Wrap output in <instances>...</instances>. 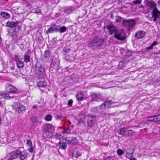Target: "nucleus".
<instances>
[{
  "instance_id": "f257e3e1",
  "label": "nucleus",
  "mask_w": 160,
  "mask_h": 160,
  "mask_svg": "<svg viewBox=\"0 0 160 160\" xmlns=\"http://www.w3.org/2000/svg\"><path fill=\"white\" fill-rule=\"evenodd\" d=\"M146 5L150 8H153L152 15L154 19L153 21L155 22L157 18L160 16V11H159L156 7V4L152 0H148L146 2Z\"/></svg>"
},
{
  "instance_id": "f03ea898",
  "label": "nucleus",
  "mask_w": 160,
  "mask_h": 160,
  "mask_svg": "<svg viewBox=\"0 0 160 160\" xmlns=\"http://www.w3.org/2000/svg\"><path fill=\"white\" fill-rule=\"evenodd\" d=\"M112 102L111 101H107L105 102L104 103L102 104L100 106L98 107V108L97 107H94L92 108V110L93 112H99L100 111V110H103V109L108 108L109 107H112V106H110L111 105Z\"/></svg>"
},
{
  "instance_id": "7ed1b4c3",
  "label": "nucleus",
  "mask_w": 160,
  "mask_h": 160,
  "mask_svg": "<svg viewBox=\"0 0 160 160\" xmlns=\"http://www.w3.org/2000/svg\"><path fill=\"white\" fill-rule=\"evenodd\" d=\"M115 38L117 39L122 41L126 38L125 33L122 29H118L114 35Z\"/></svg>"
},
{
  "instance_id": "20e7f679",
  "label": "nucleus",
  "mask_w": 160,
  "mask_h": 160,
  "mask_svg": "<svg viewBox=\"0 0 160 160\" xmlns=\"http://www.w3.org/2000/svg\"><path fill=\"white\" fill-rule=\"evenodd\" d=\"M103 40L102 39H98V38H96L92 40L88 44L89 47H93L95 46H100L103 42Z\"/></svg>"
},
{
  "instance_id": "39448f33",
  "label": "nucleus",
  "mask_w": 160,
  "mask_h": 160,
  "mask_svg": "<svg viewBox=\"0 0 160 160\" xmlns=\"http://www.w3.org/2000/svg\"><path fill=\"white\" fill-rule=\"evenodd\" d=\"M13 107L16 109L19 113H20L26 109L25 106L18 102H15L13 105Z\"/></svg>"
},
{
  "instance_id": "423d86ee",
  "label": "nucleus",
  "mask_w": 160,
  "mask_h": 160,
  "mask_svg": "<svg viewBox=\"0 0 160 160\" xmlns=\"http://www.w3.org/2000/svg\"><path fill=\"white\" fill-rule=\"evenodd\" d=\"M36 73L37 77L39 78H43L45 76V70L42 67H40L39 68L36 70Z\"/></svg>"
},
{
  "instance_id": "0eeeda50",
  "label": "nucleus",
  "mask_w": 160,
  "mask_h": 160,
  "mask_svg": "<svg viewBox=\"0 0 160 160\" xmlns=\"http://www.w3.org/2000/svg\"><path fill=\"white\" fill-rule=\"evenodd\" d=\"M135 22V21L134 19L126 20L123 22V24L126 27L131 28L134 25Z\"/></svg>"
},
{
  "instance_id": "6e6552de",
  "label": "nucleus",
  "mask_w": 160,
  "mask_h": 160,
  "mask_svg": "<svg viewBox=\"0 0 160 160\" xmlns=\"http://www.w3.org/2000/svg\"><path fill=\"white\" fill-rule=\"evenodd\" d=\"M107 28L109 30V33L111 35L113 34H115L116 32L118 31L116 27L112 24H110L108 25Z\"/></svg>"
},
{
  "instance_id": "1a4fd4ad",
  "label": "nucleus",
  "mask_w": 160,
  "mask_h": 160,
  "mask_svg": "<svg viewBox=\"0 0 160 160\" xmlns=\"http://www.w3.org/2000/svg\"><path fill=\"white\" fill-rule=\"evenodd\" d=\"M7 90L10 93H15L17 91V89L14 87L10 85H7L6 86Z\"/></svg>"
},
{
  "instance_id": "9d476101",
  "label": "nucleus",
  "mask_w": 160,
  "mask_h": 160,
  "mask_svg": "<svg viewBox=\"0 0 160 160\" xmlns=\"http://www.w3.org/2000/svg\"><path fill=\"white\" fill-rule=\"evenodd\" d=\"M59 31L58 26L54 25L49 28L47 31V33H51L53 32Z\"/></svg>"
},
{
  "instance_id": "9b49d317",
  "label": "nucleus",
  "mask_w": 160,
  "mask_h": 160,
  "mask_svg": "<svg viewBox=\"0 0 160 160\" xmlns=\"http://www.w3.org/2000/svg\"><path fill=\"white\" fill-rule=\"evenodd\" d=\"M145 35V32L140 30L137 32L135 34V37L138 38H143Z\"/></svg>"
},
{
  "instance_id": "f8f14e48",
  "label": "nucleus",
  "mask_w": 160,
  "mask_h": 160,
  "mask_svg": "<svg viewBox=\"0 0 160 160\" xmlns=\"http://www.w3.org/2000/svg\"><path fill=\"white\" fill-rule=\"evenodd\" d=\"M43 136L45 138H50L52 136V133L51 131H48L47 130H44V132Z\"/></svg>"
},
{
  "instance_id": "ddd939ff",
  "label": "nucleus",
  "mask_w": 160,
  "mask_h": 160,
  "mask_svg": "<svg viewBox=\"0 0 160 160\" xmlns=\"http://www.w3.org/2000/svg\"><path fill=\"white\" fill-rule=\"evenodd\" d=\"M17 22H8L6 23L7 26L10 28L15 27L18 24Z\"/></svg>"
},
{
  "instance_id": "4468645a",
  "label": "nucleus",
  "mask_w": 160,
  "mask_h": 160,
  "mask_svg": "<svg viewBox=\"0 0 160 160\" xmlns=\"http://www.w3.org/2000/svg\"><path fill=\"white\" fill-rule=\"evenodd\" d=\"M10 97L9 95L3 92H0V98H4L5 99H8Z\"/></svg>"
},
{
  "instance_id": "2eb2a0df",
  "label": "nucleus",
  "mask_w": 160,
  "mask_h": 160,
  "mask_svg": "<svg viewBox=\"0 0 160 160\" xmlns=\"http://www.w3.org/2000/svg\"><path fill=\"white\" fill-rule=\"evenodd\" d=\"M82 154L81 152L79 150L77 149L73 151L72 155L73 157L78 158V157L81 156Z\"/></svg>"
},
{
  "instance_id": "dca6fc26",
  "label": "nucleus",
  "mask_w": 160,
  "mask_h": 160,
  "mask_svg": "<svg viewBox=\"0 0 160 160\" xmlns=\"http://www.w3.org/2000/svg\"><path fill=\"white\" fill-rule=\"evenodd\" d=\"M37 85L40 87H46L47 86V83L45 81L40 82L37 83Z\"/></svg>"
},
{
  "instance_id": "f3484780",
  "label": "nucleus",
  "mask_w": 160,
  "mask_h": 160,
  "mask_svg": "<svg viewBox=\"0 0 160 160\" xmlns=\"http://www.w3.org/2000/svg\"><path fill=\"white\" fill-rule=\"evenodd\" d=\"M54 127L51 124H46L44 130H47L48 131H51L52 130Z\"/></svg>"
},
{
  "instance_id": "a211bd4d",
  "label": "nucleus",
  "mask_w": 160,
  "mask_h": 160,
  "mask_svg": "<svg viewBox=\"0 0 160 160\" xmlns=\"http://www.w3.org/2000/svg\"><path fill=\"white\" fill-rule=\"evenodd\" d=\"M84 95L82 92H78L77 95V98L78 100H81L83 98Z\"/></svg>"
},
{
  "instance_id": "6ab92c4d",
  "label": "nucleus",
  "mask_w": 160,
  "mask_h": 160,
  "mask_svg": "<svg viewBox=\"0 0 160 160\" xmlns=\"http://www.w3.org/2000/svg\"><path fill=\"white\" fill-rule=\"evenodd\" d=\"M24 61L25 62L27 63L30 61V56L27 55H25L24 56Z\"/></svg>"
},
{
  "instance_id": "aec40b11",
  "label": "nucleus",
  "mask_w": 160,
  "mask_h": 160,
  "mask_svg": "<svg viewBox=\"0 0 160 160\" xmlns=\"http://www.w3.org/2000/svg\"><path fill=\"white\" fill-rule=\"evenodd\" d=\"M16 64L18 67L19 68L23 67L24 65V62L21 60L16 62Z\"/></svg>"
},
{
  "instance_id": "412c9836",
  "label": "nucleus",
  "mask_w": 160,
  "mask_h": 160,
  "mask_svg": "<svg viewBox=\"0 0 160 160\" xmlns=\"http://www.w3.org/2000/svg\"><path fill=\"white\" fill-rule=\"evenodd\" d=\"M1 16L4 18H5L7 19L9 18H10V15L6 12H2L1 13Z\"/></svg>"
},
{
  "instance_id": "4be33fe9",
  "label": "nucleus",
  "mask_w": 160,
  "mask_h": 160,
  "mask_svg": "<svg viewBox=\"0 0 160 160\" xmlns=\"http://www.w3.org/2000/svg\"><path fill=\"white\" fill-rule=\"evenodd\" d=\"M63 134L64 133L63 132L58 133L55 135V138L57 139H61L63 136Z\"/></svg>"
},
{
  "instance_id": "5701e85b",
  "label": "nucleus",
  "mask_w": 160,
  "mask_h": 160,
  "mask_svg": "<svg viewBox=\"0 0 160 160\" xmlns=\"http://www.w3.org/2000/svg\"><path fill=\"white\" fill-rule=\"evenodd\" d=\"M98 95L97 94L93 93L91 95V97L93 100H96L98 98Z\"/></svg>"
},
{
  "instance_id": "b1692460",
  "label": "nucleus",
  "mask_w": 160,
  "mask_h": 160,
  "mask_svg": "<svg viewBox=\"0 0 160 160\" xmlns=\"http://www.w3.org/2000/svg\"><path fill=\"white\" fill-rule=\"evenodd\" d=\"M58 144L60 145L59 148H61L63 149H66V143L59 142Z\"/></svg>"
},
{
  "instance_id": "393cba45",
  "label": "nucleus",
  "mask_w": 160,
  "mask_h": 160,
  "mask_svg": "<svg viewBox=\"0 0 160 160\" xmlns=\"http://www.w3.org/2000/svg\"><path fill=\"white\" fill-rule=\"evenodd\" d=\"M59 31L61 33H63L66 32L67 28L65 26H62L60 28L59 26H58Z\"/></svg>"
},
{
  "instance_id": "a878e982",
  "label": "nucleus",
  "mask_w": 160,
  "mask_h": 160,
  "mask_svg": "<svg viewBox=\"0 0 160 160\" xmlns=\"http://www.w3.org/2000/svg\"><path fill=\"white\" fill-rule=\"evenodd\" d=\"M126 128H122L119 131L118 133L120 135H123L126 132Z\"/></svg>"
},
{
  "instance_id": "bb28decb",
  "label": "nucleus",
  "mask_w": 160,
  "mask_h": 160,
  "mask_svg": "<svg viewBox=\"0 0 160 160\" xmlns=\"http://www.w3.org/2000/svg\"><path fill=\"white\" fill-rule=\"evenodd\" d=\"M19 158L21 160H24L27 157V155L26 153H22L20 154Z\"/></svg>"
},
{
  "instance_id": "cd10ccee",
  "label": "nucleus",
  "mask_w": 160,
  "mask_h": 160,
  "mask_svg": "<svg viewBox=\"0 0 160 160\" xmlns=\"http://www.w3.org/2000/svg\"><path fill=\"white\" fill-rule=\"evenodd\" d=\"M95 123V121L94 120H90L88 122V125L90 127H92Z\"/></svg>"
},
{
  "instance_id": "c85d7f7f",
  "label": "nucleus",
  "mask_w": 160,
  "mask_h": 160,
  "mask_svg": "<svg viewBox=\"0 0 160 160\" xmlns=\"http://www.w3.org/2000/svg\"><path fill=\"white\" fill-rule=\"evenodd\" d=\"M52 119V116L50 114H48L45 117V119L47 121H50Z\"/></svg>"
},
{
  "instance_id": "c756f323",
  "label": "nucleus",
  "mask_w": 160,
  "mask_h": 160,
  "mask_svg": "<svg viewBox=\"0 0 160 160\" xmlns=\"http://www.w3.org/2000/svg\"><path fill=\"white\" fill-rule=\"evenodd\" d=\"M72 138H67L65 139V142L66 143L68 144H71L72 142H71Z\"/></svg>"
},
{
  "instance_id": "7c9ffc66",
  "label": "nucleus",
  "mask_w": 160,
  "mask_h": 160,
  "mask_svg": "<svg viewBox=\"0 0 160 160\" xmlns=\"http://www.w3.org/2000/svg\"><path fill=\"white\" fill-rule=\"evenodd\" d=\"M117 153L118 155H122L124 153L123 150L121 149H118L117 151Z\"/></svg>"
},
{
  "instance_id": "2f4dec72",
  "label": "nucleus",
  "mask_w": 160,
  "mask_h": 160,
  "mask_svg": "<svg viewBox=\"0 0 160 160\" xmlns=\"http://www.w3.org/2000/svg\"><path fill=\"white\" fill-rule=\"evenodd\" d=\"M154 118H155V122L160 121V114L154 116Z\"/></svg>"
},
{
  "instance_id": "473e14b6",
  "label": "nucleus",
  "mask_w": 160,
  "mask_h": 160,
  "mask_svg": "<svg viewBox=\"0 0 160 160\" xmlns=\"http://www.w3.org/2000/svg\"><path fill=\"white\" fill-rule=\"evenodd\" d=\"M20 56L18 55H15V60L16 62L20 60Z\"/></svg>"
},
{
  "instance_id": "72a5a7b5",
  "label": "nucleus",
  "mask_w": 160,
  "mask_h": 160,
  "mask_svg": "<svg viewBox=\"0 0 160 160\" xmlns=\"http://www.w3.org/2000/svg\"><path fill=\"white\" fill-rule=\"evenodd\" d=\"M128 132L127 133V136H131L133 135V134L134 133V132L132 130H128Z\"/></svg>"
},
{
  "instance_id": "f704fd0d",
  "label": "nucleus",
  "mask_w": 160,
  "mask_h": 160,
  "mask_svg": "<svg viewBox=\"0 0 160 160\" xmlns=\"http://www.w3.org/2000/svg\"><path fill=\"white\" fill-rule=\"evenodd\" d=\"M154 116H152L148 118V121L155 122Z\"/></svg>"
},
{
  "instance_id": "c9c22d12",
  "label": "nucleus",
  "mask_w": 160,
  "mask_h": 160,
  "mask_svg": "<svg viewBox=\"0 0 160 160\" xmlns=\"http://www.w3.org/2000/svg\"><path fill=\"white\" fill-rule=\"evenodd\" d=\"M77 139L75 138H72L71 142L72 144H74L77 142Z\"/></svg>"
},
{
  "instance_id": "e433bc0d",
  "label": "nucleus",
  "mask_w": 160,
  "mask_h": 160,
  "mask_svg": "<svg viewBox=\"0 0 160 160\" xmlns=\"http://www.w3.org/2000/svg\"><path fill=\"white\" fill-rule=\"evenodd\" d=\"M126 156L127 157L130 159V158H131L132 156V153L127 152L126 153Z\"/></svg>"
},
{
  "instance_id": "4c0bfd02",
  "label": "nucleus",
  "mask_w": 160,
  "mask_h": 160,
  "mask_svg": "<svg viewBox=\"0 0 160 160\" xmlns=\"http://www.w3.org/2000/svg\"><path fill=\"white\" fill-rule=\"evenodd\" d=\"M121 19V18L119 16L116 17L115 18V21L117 22H119Z\"/></svg>"
},
{
  "instance_id": "58836bf2",
  "label": "nucleus",
  "mask_w": 160,
  "mask_h": 160,
  "mask_svg": "<svg viewBox=\"0 0 160 160\" xmlns=\"http://www.w3.org/2000/svg\"><path fill=\"white\" fill-rule=\"evenodd\" d=\"M141 0H136L133 1V2L134 4H139L141 2Z\"/></svg>"
},
{
  "instance_id": "ea45409f",
  "label": "nucleus",
  "mask_w": 160,
  "mask_h": 160,
  "mask_svg": "<svg viewBox=\"0 0 160 160\" xmlns=\"http://www.w3.org/2000/svg\"><path fill=\"white\" fill-rule=\"evenodd\" d=\"M49 51H46L44 53V55L46 57H48L49 55Z\"/></svg>"
},
{
  "instance_id": "a19ab883",
  "label": "nucleus",
  "mask_w": 160,
  "mask_h": 160,
  "mask_svg": "<svg viewBox=\"0 0 160 160\" xmlns=\"http://www.w3.org/2000/svg\"><path fill=\"white\" fill-rule=\"evenodd\" d=\"M73 101L72 99L69 100L68 102V105L70 106H71L72 104Z\"/></svg>"
},
{
  "instance_id": "79ce46f5",
  "label": "nucleus",
  "mask_w": 160,
  "mask_h": 160,
  "mask_svg": "<svg viewBox=\"0 0 160 160\" xmlns=\"http://www.w3.org/2000/svg\"><path fill=\"white\" fill-rule=\"evenodd\" d=\"M27 143L29 146L31 147L32 146V143L30 140H27Z\"/></svg>"
},
{
  "instance_id": "37998d69",
  "label": "nucleus",
  "mask_w": 160,
  "mask_h": 160,
  "mask_svg": "<svg viewBox=\"0 0 160 160\" xmlns=\"http://www.w3.org/2000/svg\"><path fill=\"white\" fill-rule=\"evenodd\" d=\"M5 104V102L4 101H0V107L2 108Z\"/></svg>"
},
{
  "instance_id": "c03bdc74",
  "label": "nucleus",
  "mask_w": 160,
  "mask_h": 160,
  "mask_svg": "<svg viewBox=\"0 0 160 160\" xmlns=\"http://www.w3.org/2000/svg\"><path fill=\"white\" fill-rule=\"evenodd\" d=\"M28 151L29 152H32L33 151V148L32 147H31L29 148L28 149Z\"/></svg>"
},
{
  "instance_id": "a18cd8bd",
  "label": "nucleus",
  "mask_w": 160,
  "mask_h": 160,
  "mask_svg": "<svg viewBox=\"0 0 160 160\" xmlns=\"http://www.w3.org/2000/svg\"><path fill=\"white\" fill-rule=\"evenodd\" d=\"M153 46L151 45L150 46L147 48V50L152 49L153 48Z\"/></svg>"
},
{
  "instance_id": "49530a36",
  "label": "nucleus",
  "mask_w": 160,
  "mask_h": 160,
  "mask_svg": "<svg viewBox=\"0 0 160 160\" xmlns=\"http://www.w3.org/2000/svg\"><path fill=\"white\" fill-rule=\"evenodd\" d=\"M70 51V49L68 48H65L64 49V51L68 53Z\"/></svg>"
},
{
  "instance_id": "de8ad7c7",
  "label": "nucleus",
  "mask_w": 160,
  "mask_h": 160,
  "mask_svg": "<svg viewBox=\"0 0 160 160\" xmlns=\"http://www.w3.org/2000/svg\"><path fill=\"white\" fill-rule=\"evenodd\" d=\"M158 44V43L156 41H154L153 42V43L152 44V46L153 47L157 45Z\"/></svg>"
},
{
  "instance_id": "09e8293b",
  "label": "nucleus",
  "mask_w": 160,
  "mask_h": 160,
  "mask_svg": "<svg viewBox=\"0 0 160 160\" xmlns=\"http://www.w3.org/2000/svg\"><path fill=\"white\" fill-rule=\"evenodd\" d=\"M105 160H114L113 158H107L105 159Z\"/></svg>"
},
{
  "instance_id": "8fccbe9b",
  "label": "nucleus",
  "mask_w": 160,
  "mask_h": 160,
  "mask_svg": "<svg viewBox=\"0 0 160 160\" xmlns=\"http://www.w3.org/2000/svg\"><path fill=\"white\" fill-rule=\"evenodd\" d=\"M41 12V11L39 10H36L35 11V12L36 13H39Z\"/></svg>"
},
{
  "instance_id": "3c124183",
  "label": "nucleus",
  "mask_w": 160,
  "mask_h": 160,
  "mask_svg": "<svg viewBox=\"0 0 160 160\" xmlns=\"http://www.w3.org/2000/svg\"><path fill=\"white\" fill-rule=\"evenodd\" d=\"M61 117V116H59V115H57V116H56V118L57 119H58L59 118H60Z\"/></svg>"
},
{
  "instance_id": "603ef678",
  "label": "nucleus",
  "mask_w": 160,
  "mask_h": 160,
  "mask_svg": "<svg viewBox=\"0 0 160 160\" xmlns=\"http://www.w3.org/2000/svg\"><path fill=\"white\" fill-rule=\"evenodd\" d=\"M37 107V105H34L33 106V108H36Z\"/></svg>"
},
{
  "instance_id": "864d4df0",
  "label": "nucleus",
  "mask_w": 160,
  "mask_h": 160,
  "mask_svg": "<svg viewBox=\"0 0 160 160\" xmlns=\"http://www.w3.org/2000/svg\"><path fill=\"white\" fill-rule=\"evenodd\" d=\"M127 53H128L129 55H131L132 54V52L130 51H128Z\"/></svg>"
},
{
  "instance_id": "5fc2aeb1",
  "label": "nucleus",
  "mask_w": 160,
  "mask_h": 160,
  "mask_svg": "<svg viewBox=\"0 0 160 160\" xmlns=\"http://www.w3.org/2000/svg\"><path fill=\"white\" fill-rule=\"evenodd\" d=\"M129 160H136V159L134 158H130Z\"/></svg>"
},
{
  "instance_id": "6e6d98bb",
  "label": "nucleus",
  "mask_w": 160,
  "mask_h": 160,
  "mask_svg": "<svg viewBox=\"0 0 160 160\" xmlns=\"http://www.w3.org/2000/svg\"><path fill=\"white\" fill-rule=\"evenodd\" d=\"M1 122H2L1 118L0 117V125L1 124Z\"/></svg>"
},
{
  "instance_id": "4d7b16f0",
  "label": "nucleus",
  "mask_w": 160,
  "mask_h": 160,
  "mask_svg": "<svg viewBox=\"0 0 160 160\" xmlns=\"http://www.w3.org/2000/svg\"><path fill=\"white\" fill-rule=\"evenodd\" d=\"M68 124H71V122H70V121H68Z\"/></svg>"
},
{
  "instance_id": "13d9d810",
  "label": "nucleus",
  "mask_w": 160,
  "mask_h": 160,
  "mask_svg": "<svg viewBox=\"0 0 160 160\" xmlns=\"http://www.w3.org/2000/svg\"><path fill=\"white\" fill-rule=\"evenodd\" d=\"M142 124V123H139L138 124V126L140 127L141 126V125Z\"/></svg>"
},
{
  "instance_id": "bf43d9fd",
  "label": "nucleus",
  "mask_w": 160,
  "mask_h": 160,
  "mask_svg": "<svg viewBox=\"0 0 160 160\" xmlns=\"http://www.w3.org/2000/svg\"><path fill=\"white\" fill-rule=\"evenodd\" d=\"M1 38L0 37V43H1Z\"/></svg>"
},
{
  "instance_id": "052dcab7",
  "label": "nucleus",
  "mask_w": 160,
  "mask_h": 160,
  "mask_svg": "<svg viewBox=\"0 0 160 160\" xmlns=\"http://www.w3.org/2000/svg\"><path fill=\"white\" fill-rule=\"evenodd\" d=\"M139 7L140 8H142V7H143V6H139Z\"/></svg>"
},
{
  "instance_id": "680f3d73",
  "label": "nucleus",
  "mask_w": 160,
  "mask_h": 160,
  "mask_svg": "<svg viewBox=\"0 0 160 160\" xmlns=\"http://www.w3.org/2000/svg\"><path fill=\"white\" fill-rule=\"evenodd\" d=\"M11 68H12V70H13V69H14V68L13 67H12Z\"/></svg>"
},
{
  "instance_id": "e2e57ef3",
  "label": "nucleus",
  "mask_w": 160,
  "mask_h": 160,
  "mask_svg": "<svg viewBox=\"0 0 160 160\" xmlns=\"http://www.w3.org/2000/svg\"><path fill=\"white\" fill-rule=\"evenodd\" d=\"M70 132V131L69 130V131L68 132H67L69 133Z\"/></svg>"
},
{
  "instance_id": "0e129e2a",
  "label": "nucleus",
  "mask_w": 160,
  "mask_h": 160,
  "mask_svg": "<svg viewBox=\"0 0 160 160\" xmlns=\"http://www.w3.org/2000/svg\"><path fill=\"white\" fill-rule=\"evenodd\" d=\"M52 63H51V66H52Z\"/></svg>"
},
{
  "instance_id": "69168bd1",
  "label": "nucleus",
  "mask_w": 160,
  "mask_h": 160,
  "mask_svg": "<svg viewBox=\"0 0 160 160\" xmlns=\"http://www.w3.org/2000/svg\"><path fill=\"white\" fill-rule=\"evenodd\" d=\"M159 53L160 54V52Z\"/></svg>"
},
{
  "instance_id": "338daca9",
  "label": "nucleus",
  "mask_w": 160,
  "mask_h": 160,
  "mask_svg": "<svg viewBox=\"0 0 160 160\" xmlns=\"http://www.w3.org/2000/svg\"><path fill=\"white\" fill-rule=\"evenodd\" d=\"M160 17V16L159 17Z\"/></svg>"
}]
</instances>
